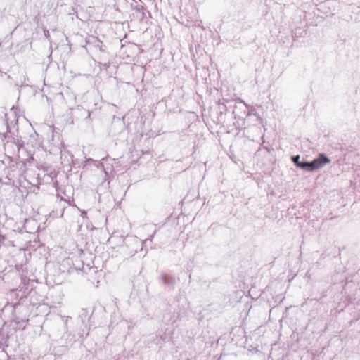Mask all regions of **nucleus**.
Instances as JSON below:
<instances>
[{
	"mask_svg": "<svg viewBox=\"0 0 360 360\" xmlns=\"http://www.w3.org/2000/svg\"><path fill=\"white\" fill-rule=\"evenodd\" d=\"M18 117L17 108L14 107H12L10 112L5 115L7 131L4 134L3 142L5 150L11 154L19 152L25 144L21 138H18V135L12 132V129H15L17 131L18 130Z\"/></svg>",
	"mask_w": 360,
	"mask_h": 360,
	"instance_id": "nucleus-1",
	"label": "nucleus"
},
{
	"mask_svg": "<svg viewBox=\"0 0 360 360\" xmlns=\"http://www.w3.org/2000/svg\"><path fill=\"white\" fill-rule=\"evenodd\" d=\"M330 162V159L328 158L324 153H319L317 158L312 161L302 160L300 169L307 171L313 172L322 168Z\"/></svg>",
	"mask_w": 360,
	"mask_h": 360,
	"instance_id": "nucleus-2",
	"label": "nucleus"
},
{
	"mask_svg": "<svg viewBox=\"0 0 360 360\" xmlns=\"http://www.w3.org/2000/svg\"><path fill=\"white\" fill-rule=\"evenodd\" d=\"M244 108H250L248 112L244 110V112H243L244 115H245L246 117L255 115L257 118H259V115L257 112L256 109L254 107H252V106L250 107L248 105L245 103L243 101H242L241 99H238V101L236 102V105H235L236 110L238 108L242 109Z\"/></svg>",
	"mask_w": 360,
	"mask_h": 360,
	"instance_id": "nucleus-3",
	"label": "nucleus"
},
{
	"mask_svg": "<svg viewBox=\"0 0 360 360\" xmlns=\"http://www.w3.org/2000/svg\"><path fill=\"white\" fill-rule=\"evenodd\" d=\"M162 282L166 284V285H172L175 283V278H173V277H171V276H166V275H163L162 276Z\"/></svg>",
	"mask_w": 360,
	"mask_h": 360,
	"instance_id": "nucleus-4",
	"label": "nucleus"
},
{
	"mask_svg": "<svg viewBox=\"0 0 360 360\" xmlns=\"http://www.w3.org/2000/svg\"><path fill=\"white\" fill-rule=\"evenodd\" d=\"M300 156L299 155L291 156V160L295 165L300 168L301 167L302 161H300Z\"/></svg>",
	"mask_w": 360,
	"mask_h": 360,
	"instance_id": "nucleus-5",
	"label": "nucleus"
},
{
	"mask_svg": "<svg viewBox=\"0 0 360 360\" xmlns=\"http://www.w3.org/2000/svg\"><path fill=\"white\" fill-rule=\"evenodd\" d=\"M79 317L82 319V321L84 323H85V319L88 318L89 321H90L91 316H89L88 311L86 309H82Z\"/></svg>",
	"mask_w": 360,
	"mask_h": 360,
	"instance_id": "nucleus-6",
	"label": "nucleus"
},
{
	"mask_svg": "<svg viewBox=\"0 0 360 360\" xmlns=\"http://www.w3.org/2000/svg\"><path fill=\"white\" fill-rule=\"evenodd\" d=\"M219 108L220 110V115H222L224 112H226L228 110L226 105L224 103H219Z\"/></svg>",
	"mask_w": 360,
	"mask_h": 360,
	"instance_id": "nucleus-7",
	"label": "nucleus"
},
{
	"mask_svg": "<svg viewBox=\"0 0 360 360\" xmlns=\"http://www.w3.org/2000/svg\"><path fill=\"white\" fill-rule=\"evenodd\" d=\"M233 114L234 115V117L235 118H237V117H239V118H243V116H241L240 115L238 114L236 111V110H233Z\"/></svg>",
	"mask_w": 360,
	"mask_h": 360,
	"instance_id": "nucleus-8",
	"label": "nucleus"
},
{
	"mask_svg": "<svg viewBox=\"0 0 360 360\" xmlns=\"http://www.w3.org/2000/svg\"><path fill=\"white\" fill-rule=\"evenodd\" d=\"M136 9L137 11L140 12V11H143V7L142 6H136ZM143 13V12H142ZM144 13H143V15Z\"/></svg>",
	"mask_w": 360,
	"mask_h": 360,
	"instance_id": "nucleus-9",
	"label": "nucleus"
},
{
	"mask_svg": "<svg viewBox=\"0 0 360 360\" xmlns=\"http://www.w3.org/2000/svg\"><path fill=\"white\" fill-rule=\"evenodd\" d=\"M86 215H87L86 212V211H84V210H83V211L82 212V217H86Z\"/></svg>",
	"mask_w": 360,
	"mask_h": 360,
	"instance_id": "nucleus-10",
	"label": "nucleus"
},
{
	"mask_svg": "<svg viewBox=\"0 0 360 360\" xmlns=\"http://www.w3.org/2000/svg\"><path fill=\"white\" fill-rule=\"evenodd\" d=\"M153 236H154V234L151 235L150 238L145 240V243H146L148 240L152 241V238H153Z\"/></svg>",
	"mask_w": 360,
	"mask_h": 360,
	"instance_id": "nucleus-11",
	"label": "nucleus"
},
{
	"mask_svg": "<svg viewBox=\"0 0 360 360\" xmlns=\"http://www.w3.org/2000/svg\"><path fill=\"white\" fill-rule=\"evenodd\" d=\"M1 239H4V237L2 235H1V234H0V240H1Z\"/></svg>",
	"mask_w": 360,
	"mask_h": 360,
	"instance_id": "nucleus-12",
	"label": "nucleus"
}]
</instances>
